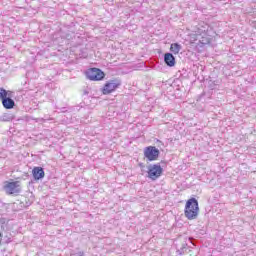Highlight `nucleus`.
Segmentation results:
<instances>
[{
	"instance_id": "obj_1",
	"label": "nucleus",
	"mask_w": 256,
	"mask_h": 256,
	"mask_svg": "<svg viewBox=\"0 0 256 256\" xmlns=\"http://www.w3.org/2000/svg\"><path fill=\"white\" fill-rule=\"evenodd\" d=\"M184 215L189 221H193L199 217V201L190 198L185 205Z\"/></svg>"
},
{
	"instance_id": "obj_2",
	"label": "nucleus",
	"mask_w": 256,
	"mask_h": 256,
	"mask_svg": "<svg viewBox=\"0 0 256 256\" xmlns=\"http://www.w3.org/2000/svg\"><path fill=\"white\" fill-rule=\"evenodd\" d=\"M3 189L6 195H12L13 197H17L21 194V191H23V189L21 188V182L19 181H6L4 182Z\"/></svg>"
},
{
	"instance_id": "obj_3",
	"label": "nucleus",
	"mask_w": 256,
	"mask_h": 256,
	"mask_svg": "<svg viewBox=\"0 0 256 256\" xmlns=\"http://www.w3.org/2000/svg\"><path fill=\"white\" fill-rule=\"evenodd\" d=\"M121 87V80L120 79H112L105 83L104 87L102 88L103 95H110L116 89Z\"/></svg>"
},
{
	"instance_id": "obj_4",
	"label": "nucleus",
	"mask_w": 256,
	"mask_h": 256,
	"mask_svg": "<svg viewBox=\"0 0 256 256\" xmlns=\"http://www.w3.org/2000/svg\"><path fill=\"white\" fill-rule=\"evenodd\" d=\"M159 155H161V152L159 151V148L155 146H147L144 148V157L149 162L157 161V159H159Z\"/></svg>"
},
{
	"instance_id": "obj_5",
	"label": "nucleus",
	"mask_w": 256,
	"mask_h": 256,
	"mask_svg": "<svg viewBox=\"0 0 256 256\" xmlns=\"http://www.w3.org/2000/svg\"><path fill=\"white\" fill-rule=\"evenodd\" d=\"M86 77L90 81H103L105 79V72L99 68H91L86 71Z\"/></svg>"
},
{
	"instance_id": "obj_6",
	"label": "nucleus",
	"mask_w": 256,
	"mask_h": 256,
	"mask_svg": "<svg viewBox=\"0 0 256 256\" xmlns=\"http://www.w3.org/2000/svg\"><path fill=\"white\" fill-rule=\"evenodd\" d=\"M163 175V168L161 167V164H154L152 166H149L148 168V177L152 181H157L159 177Z\"/></svg>"
},
{
	"instance_id": "obj_7",
	"label": "nucleus",
	"mask_w": 256,
	"mask_h": 256,
	"mask_svg": "<svg viewBox=\"0 0 256 256\" xmlns=\"http://www.w3.org/2000/svg\"><path fill=\"white\" fill-rule=\"evenodd\" d=\"M32 175L35 181H39L45 177V170L43 167H34L32 170Z\"/></svg>"
},
{
	"instance_id": "obj_8",
	"label": "nucleus",
	"mask_w": 256,
	"mask_h": 256,
	"mask_svg": "<svg viewBox=\"0 0 256 256\" xmlns=\"http://www.w3.org/2000/svg\"><path fill=\"white\" fill-rule=\"evenodd\" d=\"M164 63L167 67H175L176 61L173 53L167 52L164 54Z\"/></svg>"
},
{
	"instance_id": "obj_9",
	"label": "nucleus",
	"mask_w": 256,
	"mask_h": 256,
	"mask_svg": "<svg viewBox=\"0 0 256 256\" xmlns=\"http://www.w3.org/2000/svg\"><path fill=\"white\" fill-rule=\"evenodd\" d=\"M2 106L4 107V109H14L15 108V100H13L12 98L8 97L5 98L4 100H2Z\"/></svg>"
},
{
	"instance_id": "obj_10",
	"label": "nucleus",
	"mask_w": 256,
	"mask_h": 256,
	"mask_svg": "<svg viewBox=\"0 0 256 256\" xmlns=\"http://www.w3.org/2000/svg\"><path fill=\"white\" fill-rule=\"evenodd\" d=\"M181 49H183V46H181V44L179 43H172L170 46V51L174 55H179V52L181 51Z\"/></svg>"
},
{
	"instance_id": "obj_11",
	"label": "nucleus",
	"mask_w": 256,
	"mask_h": 256,
	"mask_svg": "<svg viewBox=\"0 0 256 256\" xmlns=\"http://www.w3.org/2000/svg\"><path fill=\"white\" fill-rule=\"evenodd\" d=\"M13 119H15V115H13L12 113H4L0 116V121L2 122H9V121H13Z\"/></svg>"
},
{
	"instance_id": "obj_12",
	"label": "nucleus",
	"mask_w": 256,
	"mask_h": 256,
	"mask_svg": "<svg viewBox=\"0 0 256 256\" xmlns=\"http://www.w3.org/2000/svg\"><path fill=\"white\" fill-rule=\"evenodd\" d=\"M7 90L5 88L0 87V100L3 101L4 99H7Z\"/></svg>"
},
{
	"instance_id": "obj_13",
	"label": "nucleus",
	"mask_w": 256,
	"mask_h": 256,
	"mask_svg": "<svg viewBox=\"0 0 256 256\" xmlns=\"http://www.w3.org/2000/svg\"><path fill=\"white\" fill-rule=\"evenodd\" d=\"M185 251H187V243L182 244V247H180V248L177 250V253H178L179 255H185Z\"/></svg>"
},
{
	"instance_id": "obj_14",
	"label": "nucleus",
	"mask_w": 256,
	"mask_h": 256,
	"mask_svg": "<svg viewBox=\"0 0 256 256\" xmlns=\"http://www.w3.org/2000/svg\"><path fill=\"white\" fill-rule=\"evenodd\" d=\"M4 243H11V234L3 236Z\"/></svg>"
},
{
	"instance_id": "obj_15",
	"label": "nucleus",
	"mask_w": 256,
	"mask_h": 256,
	"mask_svg": "<svg viewBox=\"0 0 256 256\" xmlns=\"http://www.w3.org/2000/svg\"><path fill=\"white\" fill-rule=\"evenodd\" d=\"M71 255H72V256H83V255H85V252H83V251H78V252L72 253Z\"/></svg>"
},
{
	"instance_id": "obj_16",
	"label": "nucleus",
	"mask_w": 256,
	"mask_h": 256,
	"mask_svg": "<svg viewBox=\"0 0 256 256\" xmlns=\"http://www.w3.org/2000/svg\"><path fill=\"white\" fill-rule=\"evenodd\" d=\"M7 97L11 99V97H13V91L7 90Z\"/></svg>"
},
{
	"instance_id": "obj_17",
	"label": "nucleus",
	"mask_w": 256,
	"mask_h": 256,
	"mask_svg": "<svg viewBox=\"0 0 256 256\" xmlns=\"http://www.w3.org/2000/svg\"><path fill=\"white\" fill-rule=\"evenodd\" d=\"M83 95H89V91L84 90Z\"/></svg>"
}]
</instances>
